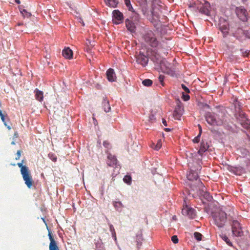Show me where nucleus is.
<instances>
[{"instance_id": "obj_13", "label": "nucleus", "mask_w": 250, "mask_h": 250, "mask_svg": "<svg viewBox=\"0 0 250 250\" xmlns=\"http://www.w3.org/2000/svg\"><path fill=\"white\" fill-rule=\"evenodd\" d=\"M244 31L240 28H237L234 30H231L232 36L238 40L241 39L244 35Z\"/></svg>"}, {"instance_id": "obj_38", "label": "nucleus", "mask_w": 250, "mask_h": 250, "mask_svg": "<svg viewBox=\"0 0 250 250\" xmlns=\"http://www.w3.org/2000/svg\"><path fill=\"white\" fill-rule=\"evenodd\" d=\"M21 150H19L17 151V156L15 158V159L16 160L20 159V157L21 156Z\"/></svg>"}, {"instance_id": "obj_22", "label": "nucleus", "mask_w": 250, "mask_h": 250, "mask_svg": "<svg viewBox=\"0 0 250 250\" xmlns=\"http://www.w3.org/2000/svg\"><path fill=\"white\" fill-rule=\"evenodd\" d=\"M103 106L104 107V110L106 112H108L111 110V107L109 105V103L108 101H107L106 99H104L103 100Z\"/></svg>"}, {"instance_id": "obj_23", "label": "nucleus", "mask_w": 250, "mask_h": 250, "mask_svg": "<svg viewBox=\"0 0 250 250\" xmlns=\"http://www.w3.org/2000/svg\"><path fill=\"white\" fill-rule=\"evenodd\" d=\"M106 5L112 7H115L118 4V1L116 0H104Z\"/></svg>"}, {"instance_id": "obj_24", "label": "nucleus", "mask_w": 250, "mask_h": 250, "mask_svg": "<svg viewBox=\"0 0 250 250\" xmlns=\"http://www.w3.org/2000/svg\"><path fill=\"white\" fill-rule=\"evenodd\" d=\"M220 237L227 243L228 245L229 246H232V243L226 235L222 234L220 235Z\"/></svg>"}, {"instance_id": "obj_11", "label": "nucleus", "mask_w": 250, "mask_h": 250, "mask_svg": "<svg viewBox=\"0 0 250 250\" xmlns=\"http://www.w3.org/2000/svg\"><path fill=\"white\" fill-rule=\"evenodd\" d=\"M136 61L138 63L145 66L147 64L148 59L145 55L140 53L136 57Z\"/></svg>"}, {"instance_id": "obj_17", "label": "nucleus", "mask_w": 250, "mask_h": 250, "mask_svg": "<svg viewBox=\"0 0 250 250\" xmlns=\"http://www.w3.org/2000/svg\"><path fill=\"white\" fill-rule=\"evenodd\" d=\"M125 25L127 30H129L130 32L132 33H134L135 32V25L134 24V23H133L131 21L128 19L126 20Z\"/></svg>"}, {"instance_id": "obj_56", "label": "nucleus", "mask_w": 250, "mask_h": 250, "mask_svg": "<svg viewBox=\"0 0 250 250\" xmlns=\"http://www.w3.org/2000/svg\"><path fill=\"white\" fill-rule=\"evenodd\" d=\"M15 143L14 141H12L11 142V145H15Z\"/></svg>"}, {"instance_id": "obj_49", "label": "nucleus", "mask_w": 250, "mask_h": 250, "mask_svg": "<svg viewBox=\"0 0 250 250\" xmlns=\"http://www.w3.org/2000/svg\"><path fill=\"white\" fill-rule=\"evenodd\" d=\"M206 194L207 195V198L208 200H209L211 198V197L209 195L208 193H206Z\"/></svg>"}, {"instance_id": "obj_50", "label": "nucleus", "mask_w": 250, "mask_h": 250, "mask_svg": "<svg viewBox=\"0 0 250 250\" xmlns=\"http://www.w3.org/2000/svg\"><path fill=\"white\" fill-rule=\"evenodd\" d=\"M198 127H199V130H200V132H199V134H200V135H201V133H202V127H201V126L200 125H198Z\"/></svg>"}, {"instance_id": "obj_35", "label": "nucleus", "mask_w": 250, "mask_h": 250, "mask_svg": "<svg viewBox=\"0 0 250 250\" xmlns=\"http://www.w3.org/2000/svg\"><path fill=\"white\" fill-rule=\"evenodd\" d=\"M182 89L187 93H189L190 92L189 89L184 84H181Z\"/></svg>"}, {"instance_id": "obj_26", "label": "nucleus", "mask_w": 250, "mask_h": 250, "mask_svg": "<svg viewBox=\"0 0 250 250\" xmlns=\"http://www.w3.org/2000/svg\"><path fill=\"white\" fill-rule=\"evenodd\" d=\"M125 4L127 7L129 11L134 12L133 8L131 4L130 0H124Z\"/></svg>"}, {"instance_id": "obj_20", "label": "nucleus", "mask_w": 250, "mask_h": 250, "mask_svg": "<svg viewBox=\"0 0 250 250\" xmlns=\"http://www.w3.org/2000/svg\"><path fill=\"white\" fill-rule=\"evenodd\" d=\"M35 93V97L36 100L39 101H42L43 99V93L42 91L39 90L38 89H35L34 91Z\"/></svg>"}, {"instance_id": "obj_25", "label": "nucleus", "mask_w": 250, "mask_h": 250, "mask_svg": "<svg viewBox=\"0 0 250 250\" xmlns=\"http://www.w3.org/2000/svg\"><path fill=\"white\" fill-rule=\"evenodd\" d=\"M167 64H168V62L165 59H163L160 62V66L162 70H165V68L168 67Z\"/></svg>"}, {"instance_id": "obj_52", "label": "nucleus", "mask_w": 250, "mask_h": 250, "mask_svg": "<svg viewBox=\"0 0 250 250\" xmlns=\"http://www.w3.org/2000/svg\"><path fill=\"white\" fill-rule=\"evenodd\" d=\"M15 1L18 3V4H20V0H15Z\"/></svg>"}, {"instance_id": "obj_28", "label": "nucleus", "mask_w": 250, "mask_h": 250, "mask_svg": "<svg viewBox=\"0 0 250 250\" xmlns=\"http://www.w3.org/2000/svg\"><path fill=\"white\" fill-rule=\"evenodd\" d=\"M109 229H110V231L112 233V237L114 238L115 240H116L117 238H116V232H115V230L114 228V227L112 225L110 224L109 225Z\"/></svg>"}, {"instance_id": "obj_46", "label": "nucleus", "mask_w": 250, "mask_h": 250, "mask_svg": "<svg viewBox=\"0 0 250 250\" xmlns=\"http://www.w3.org/2000/svg\"><path fill=\"white\" fill-rule=\"evenodd\" d=\"M122 205V203L120 202H115L114 205L115 207L120 206Z\"/></svg>"}, {"instance_id": "obj_39", "label": "nucleus", "mask_w": 250, "mask_h": 250, "mask_svg": "<svg viewBox=\"0 0 250 250\" xmlns=\"http://www.w3.org/2000/svg\"><path fill=\"white\" fill-rule=\"evenodd\" d=\"M244 35H245L246 38L250 39V32L249 31H244Z\"/></svg>"}, {"instance_id": "obj_41", "label": "nucleus", "mask_w": 250, "mask_h": 250, "mask_svg": "<svg viewBox=\"0 0 250 250\" xmlns=\"http://www.w3.org/2000/svg\"><path fill=\"white\" fill-rule=\"evenodd\" d=\"M104 146L106 148H108L110 146V144L107 141H105L103 142Z\"/></svg>"}, {"instance_id": "obj_58", "label": "nucleus", "mask_w": 250, "mask_h": 250, "mask_svg": "<svg viewBox=\"0 0 250 250\" xmlns=\"http://www.w3.org/2000/svg\"><path fill=\"white\" fill-rule=\"evenodd\" d=\"M248 127L250 128V124L248 125Z\"/></svg>"}, {"instance_id": "obj_51", "label": "nucleus", "mask_w": 250, "mask_h": 250, "mask_svg": "<svg viewBox=\"0 0 250 250\" xmlns=\"http://www.w3.org/2000/svg\"><path fill=\"white\" fill-rule=\"evenodd\" d=\"M0 118H1V120H2L3 122H4V120H5V119H4V116L3 115V116H1V117H0Z\"/></svg>"}, {"instance_id": "obj_47", "label": "nucleus", "mask_w": 250, "mask_h": 250, "mask_svg": "<svg viewBox=\"0 0 250 250\" xmlns=\"http://www.w3.org/2000/svg\"><path fill=\"white\" fill-rule=\"evenodd\" d=\"M23 12L27 13V17H30L31 16V14L27 13L25 10H23V11L22 12H21V13L23 15Z\"/></svg>"}, {"instance_id": "obj_4", "label": "nucleus", "mask_w": 250, "mask_h": 250, "mask_svg": "<svg viewBox=\"0 0 250 250\" xmlns=\"http://www.w3.org/2000/svg\"><path fill=\"white\" fill-rule=\"evenodd\" d=\"M143 39L145 42L152 47H157L160 44L156 35L150 30L144 34Z\"/></svg>"}, {"instance_id": "obj_30", "label": "nucleus", "mask_w": 250, "mask_h": 250, "mask_svg": "<svg viewBox=\"0 0 250 250\" xmlns=\"http://www.w3.org/2000/svg\"><path fill=\"white\" fill-rule=\"evenodd\" d=\"M194 237L198 240L200 241L202 240V235L198 232H195L194 233Z\"/></svg>"}, {"instance_id": "obj_57", "label": "nucleus", "mask_w": 250, "mask_h": 250, "mask_svg": "<svg viewBox=\"0 0 250 250\" xmlns=\"http://www.w3.org/2000/svg\"><path fill=\"white\" fill-rule=\"evenodd\" d=\"M7 128L9 130V129H11V127H10V126H7Z\"/></svg>"}, {"instance_id": "obj_31", "label": "nucleus", "mask_w": 250, "mask_h": 250, "mask_svg": "<svg viewBox=\"0 0 250 250\" xmlns=\"http://www.w3.org/2000/svg\"><path fill=\"white\" fill-rule=\"evenodd\" d=\"M240 51L241 52V54L244 57H248L249 56V53H250V51H249L248 50H244L243 49H241L240 50Z\"/></svg>"}, {"instance_id": "obj_18", "label": "nucleus", "mask_w": 250, "mask_h": 250, "mask_svg": "<svg viewBox=\"0 0 250 250\" xmlns=\"http://www.w3.org/2000/svg\"><path fill=\"white\" fill-rule=\"evenodd\" d=\"M117 159L116 157L111 155V154H108L107 156V164L109 167H112L116 164Z\"/></svg>"}, {"instance_id": "obj_42", "label": "nucleus", "mask_w": 250, "mask_h": 250, "mask_svg": "<svg viewBox=\"0 0 250 250\" xmlns=\"http://www.w3.org/2000/svg\"><path fill=\"white\" fill-rule=\"evenodd\" d=\"M133 13L134 14V21H139V15L138 14L135 13L134 12Z\"/></svg>"}, {"instance_id": "obj_54", "label": "nucleus", "mask_w": 250, "mask_h": 250, "mask_svg": "<svg viewBox=\"0 0 250 250\" xmlns=\"http://www.w3.org/2000/svg\"><path fill=\"white\" fill-rule=\"evenodd\" d=\"M4 115L3 114L2 112V111L1 110H0V116H3Z\"/></svg>"}, {"instance_id": "obj_21", "label": "nucleus", "mask_w": 250, "mask_h": 250, "mask_svg": "<svg viewBox=\"0 0 250 250\" xmlns=\"http://www.w3.org/2000/svg\"><path fill=\"white\" fill-rule=\"evenodd\" d=\"M182 114V110L180 107H176L173 112V116L175 119L180 120Z\"/></svg>"}, {"instance_id": "obj_36", "label": "nucleus", "mask_w": 250, "mask_h": 250, "mask_svg": "<svg viewBox=\"0 0 250 250\" xmlns=\"http://www.w3.org/2000/svg\"><path fill=\"white\" fill-rule=\"evenodd\" d=\"M164 78H165L164 76L162 75H160L159 77V81L161 83V84L163 86L164 85Z\"/></svg>"}, {"instance_id": "obj_33", "label": "nucleus", "mask_w": 250, "mask_h": 250, "mask_svg": "<svg viewBox=\"0 0 250 250\" xmlns=\"http://www.w3.org/2000/svg\"><path fill=\"white\" fill-rule=\"evenodd\" d=\"M208 147V146L207 145V144H205L204 142H202L201 144L200 148H203L205 150H207Z\"/></svg>"}, {"instance_id": "obj_14", "label": "nucleus", "mask_w": 250, "mask_h": 250, "mask_svg": "<svg viewBox=\"0 0 250 250\" xmlns=\"http://www.w3.org/2000/svg\"><path fill=\"white\" fill-rule=\"evenodd\" d=\"M48 236L50 241L49 246V250H60L50 232H49Z\"/></svg>"}, {"instance_id": "obj_2", "label": "nucleus", "mask_w": 250, "mask_h": 250, "mask_svg": "<svg viewBox=\"0 0 250 250\" xmlns=\"http://www.w3.org/2000/svg\"><path fill=\"white\" fill-rule=\"evenodd\" d=\"M24 163V160H22L21 163H18L17 165L21 168V173L25 184L29 188H31L33 185L34 181L29 168L27 166L23 165Z\"/></svg>"}, {"instance_id": "obj_27", "label": "nucleus", "mask_w": 250, "mask_h": 250, "mask_svg": "<svg viewBox=\"0 0 250 250\" xmlns=\"http://www.w3.org/2000/svg\"><path fill=\"white\" fill-rule=\"evenodd\" d=\"M144 85L146 86H149L152 85V81L150 79H145L142 82Z\"/></svg>"}, {"instance_id": "obj_29", "label": "nucleus", "mask_w": 250, "mask_h": 250, "mask_svg": "<svg viewBox=\"0 0 250 250\" xmlns=\"http://www.w3.org/2000/svg\"><path fill=\"white\" fill-rule=\"evenodd\" d=\"M123 180L125 183L128 185H130V184L131 183V177L130 176L125 175L124 177Z\"/></svg>"}, {"instance_id": "obj_8", "label": "nucleus", "mask_w": 250, "mask_h": 250, "mask_svg": "<svg viewBox=\"0 0 250 250\" xmlns=\"http://www.w3.org/2000/svg\"><path fill=\"white\" fill-rule=\"evenodd\" d=\"M219 29L221 32L223 38H226L229 33V26L228 23L223 21V22L220 21L219 24Z\"/></svg>"}, {"instance_id": "obj_19", "label": "nucleus", "mask_w": 250, "mask_h": 250, "mask_svg": "<svg viewBox=\"0 0 250 250\" xmlns=\"http://www.w3.org/2000/svg\"><path fill=\"white\" fill-rule=\"evenodd\" d=\"M187 178L190 181L196 180L198 178V175L196 171L190 170L187 174Z\"/></svg>"}, {"instance_id": "obj_53", "label": "nucleus", "mask_w": 250, "mask_h": 250, "mask_svg": "<svg viewBox=\"0 0 250 250\" xmlns=\"http://www.w3.org/2000/svg\"><path fill=\"white\" fill-rule=\"evenodd\" d=\"M165 130L168 132V131H169L170 130V129L168 128H165Z\"/></svg>"}, {"instance_id": "obj_10", "label": "nucleus", "mask_w": 250, "mask_h": 250, "mask_svg": "<svg viewBox=\"0 0 250 250\" xmlns=\"http://www.w3.org/2000/svg\"><path fill=\"white\" fill-rule=\"evenodd\" d=\"M113 21L116 24H119L123 20V15L118 10L113 11Z\"/></svg>"}, {"instance_id": "obj_3", "label": "nucleus", "mask_w": 250, "mask_h": 250, "mask_svg": "<svg viewBox=\"0 0 250 250\" xmlns=\"http://www.w3.org/2000/svg\"><path fill=\"white\" fill-rule=\"evenodd\" d=\"M212 217L214 220V223L219 228L223 227L227 220L226 213L222 211L219 210L215 212L212 214Z\"/></svg>"}, {"instance_id": "obj_43", "label": "nucleus", "mask_w": 250, "mask_h": 250, "mask_svg": "<svg viewBox=\"0 0 250 250\" xmlns=\"http://www.w3.org/2000/svg\"><path fill=\"white\" fill-rule=\"evenodd\" d=\"M155 120L154 116L153 115H150L149 116V121L153 122Z\"/></svg>"}, {"instance_id": "obj_37", "label": "nucleus", "mask_w": 250, "mask_h": 250, "mask_svg": "<svg viewBox=\"0 0 250 250\" xmlns=\"http://www.w3.org/2000/svg\"><path fill=\"white\" fill-rule=\"evenodd\" d=\"M200 136H201L200 134H198V135L197 136L195 137L194 138V139L193 140V143H198V142H199L200 139Z\"/></svg>"}, {"instance_id": "obj_16", "label": "nucleus", "mask_w": 250, "mask_h": 250, "mask_svg": "<svg viewBox=\"0 0 250 250\" xmlns=\"http://www.w3.org/2000/svg\"><path fill=\"white\" fill-rule=\"evenodd\" d=\"M62 56L67 59H71L73 57V51L69 47L65 48L62 51Z\"/></svg>"}, {"instance_id": "obj_6", "label": "nucleus", "mask_w": 250, "mask_h": 250, "mask_svg": "<svg viewBox=\"0 0 250 250\" xmlns=\"http://www.w3.org/2000/svg\"><path fill=\"white\" fill-rule=\"evenodd\" d=\"M197 9L199 10V11L202 14L205 15H209V3L205 1L204 3H195Z\"/></svg>"}, {"instance_id": "obj_59", "label": "nucleus", "mask_w": 250, "mask_h": 250, "mask_svg": "<svg viewBox=\"0 0 250 250\" xmlns=\"http://www.w3.org/2000/svg\"><path fill=\"white\" fill-rule=\"evenodd\" d=\"M12 165L15 166L16 165L15 164H12Z\"/></svg>"}, {"instance_id": "obj_9", "label": "nucleus", "mask_w": 250, "mask_h": 250, "mask_svg": "<svg viewBox=\"0 0 250 250\" xmlns=\"http://www.w3.org/2000/svg\"><path fill=\"white\" fill-rule=\"evenodd\" d=\"M182 213L185 216H188L189 218H194L196 216L195 210L191 208L186 206L182 210Z\"/></svg>"}, {"instance_id": "obj_1", "label": "nucleus", "mask_w": 250, "mask_h": 250, "mask_svg": "<svg viewBox=\"0 0 250 250\" xmlns=\"http://www.w3.org/2000/svg\"><path fill=\"white\" fill-rule=\"evenodd\" d=\"M205 118L207 123L211 125L221 126L227 123L226 117L222 112L218 113L207 112L205 115Z\"/></svg>"}, {"instance_id": "obj_55", "label": "nucleus", "mask_w": 250, "mask_h": 250, "mask_svg": "<svg viewBox=\"0 0 250 250\" xmlns=\"http://www.w3.org/2000/svg\"><path fill=\"white\" fill-rule=\"evenodd\" d=\"M14 136L15 137H18V133L17 132L15 133Z\"/></svg>"}, {"instance_id": "obj_12", "label": "nucleus", "mask_w": 250, "mask_h": 250, "mask_svg": "<svg viewBox=\"0 0 250 250\" xmlns=\"http://www.w3.org/2000/svg\"><path fill=\"white\" fill-rule=\"evenodd\" d=\"M235 117L240 121L241 124L246 123L248 121L246 114L242 111H239L236 112Z\"/></svg>"}, {"instance_id": "obj_48", "label": "nucleus", "mask_w": 250, "mask_h": 250, "mask_svg": "<svg viewBox=\"0 0 250 250\" xmlns=\"http://www.w3.org/2000/svg\"><path fill=\"white\" fill-rule=\"evenodd\" d=\"M163 124L165 126H167V121L165 119H163Z\"/></svg>"}, {"instance_id": "obj_5", "label": "nucleus", "mask_w": 250, "mask_h": 250, "mask_svg": "<svg viewBox=\"0 0 250 250\" xmlns=\"http://www.w3.org/2000/svg\"><path fill=\"white\" fill-rule=\"evenodd\" d=\"M232 232L233 235L240 237L243 235V231L240 223L236 220H232Z\"/></svg>"}, {"instance_id": "obj_34", "label": "nucleus", "mask_w": 250, "mask_h": 250, "mask_svg": "<svg viewBox=\"0 0 250 250\" xmlns=\"http://www.w3.org/2000/svg\"><path fill=\"white\" fill-rule=\"evenodd\" d=\"M171 241L174 244H177L178 242V239L176 235H173L171 237Z\"/></svg>"}, {"instance_id": "obj_7", "label": "nucleus", "mask_w": 250, "mask_h": 250, "mask_svg": "<svg viewBox=\"0 0 250 250\" xmlns=\"http://www.w3.org/2000/svg\"><path fill=\"white\" fill-rule=\"evenodd\" d=\"M235 12L239 19L243 21H246L248 20V12L246 9L242 6L237 7Z\"/></svg>"}, {"instance_id": "obj_15", "label": "nucleus", "mask_w": 250, "mask_h": 250, "mask_svg": "<svg viewBox=\"0 0 250 250\" xmlns=\"http://www.w3.org/2000/svg\"><path fill=\"white\" fill-rule=\"evenodd\" d=\"M106 74L107 78L109 82H112L116 80V77L113 69H108L106 71Z\"/></svg>"}, {"instance_id": "obj_45", "label": "nucleus", "mask_w": 250, "mask_h": 250, "mask_svg": "<svg viewBox=\"0 0 250 250\" xmlns=\"http://www.w3.org/2000/svg\"><path fill=\"white\" fill-rule=\"evenodd\" d=\"M161 144L160 143H158L155 148L156 150H159L161 147Z\"/></svg>"}, {"instance_id": "obj_44", "label": "nucleus", "mask_w": 250, "mask_h": 250, "mask_svg": "<svg viewBox=\"0 0 250 250\" xmlns=\"http://www.w3.org/2000/svg\"><path fill=\"white\" fill-rule=\"evenodd\" d=\"M206 151L203 148H200L199 150H198V153L200 155H202L203 153Z\"/></svg>"}, {"instance_id": "obj_32", "label": "nucleus", "mask_w": 250, "mask_h": 250, "mask_svg": "<svg viewBox=\"0 0 250 250\" xmlns=\"http://www.w3.org/2000/svg\"><path fill=\"white\" fill-rule=\"evenodd\" d=\"M48 157L53 162H56L57 161V158L56 156L53 153H49Z\"/></svg>"}, {"instance_id": "obj_40", "label": "nucleus", "mask_w": 250, "mask_h": 250, "mask_svg": "<svg viewBox=\"0 0 250 250\" xmlns=\"http://www.w3.org/2000/svg\"><path fill=\"white\" fill-rule=\"evenodd\" d=\"M183 98L184 100V101H187L189 99L190 96L188 94H183Z\"/></svg>"}]
</instances>
